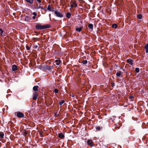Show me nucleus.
<instances>
[{
  "mask_svg": "<svg viewBox=\"0 0 148 148\" xmlns=\"http://www.w3.org/2000/svg\"><path fill=\"white\" fill-rule=\"evenodd\" d=\"M88 27L89 28V30L90 31H92L93 29V24L91 23H89L88 25Z\"/></svg>",
  "mask_w": 148,
  "mask_h": 148,
  "instance_id": "nucleus-6",
  "label": "nucleus"
},
{
  "mask_svg": "<svg viewBox=\"0 0 148 148\" xmlns=\"http://www.w3.org/2000/svg\"><path fill=\"white\" fill-rule=\"evenodd\" d=\"M54 14L57 17L60 18L63 17V15L60 12L56 10L54 11Z\"/></svg>",
  "mask_w": 148,
  "mask_h": 148,
  "instance_id": "nucleus-2",
  "label": "nucleus"
},
{
  "mask_svg": "<svg viewBox=\"0 0 148 148\" xmlns=\"http://www.w3.org/2000/svg\"><path fill=\"white\" fill-rule=\"evenodd\" d=\"M71 96L72 97H74L75 96V95L73 93H72L71 94Z\"/></svg>",
  "mask_w": 148,
  "mask_h": 148,
  "instance_id": "nucleus-37",
  "label": "nucleus"
},
{
  "mask_svg": "<svg viewBox=\"0 0 148 148\" xmlns=\"http://www.w3.org/2000/svg\"><path fill=\"white\" fill-rule=\"evenodd\" d=\"M26 49L27 50H29L30 49V48L28 46H26Z\"/></svg>",
  "mask_w": 148,
  "mask_h": 148,
  "instance_id": "nucleus-34",
  "label": "nucleus"
},
{
  "mask_svg": "<svg viewBox=\"0 0 148 148\" xmlns=\"http://www.w3.org/2000/svg\"><path fill=\"white\" fill-rule=\"evenodd\" d=\"M56 63V65H59L61 63V61L60 60H55V62H54V63Z\"/></svg>",
  "mask_w": 148,
  "mask_h": 148,
  "instance_id": "nucleus-13",
  "label": "nucleus"
},
{
  "mask_svg": "<svg viewBox=\"0 0 148 148\" xmlns=\"http://www.w3.org/2000/svg\"><path fill=\"white\" fill-rule=\"evenodd\" d=\"M16 116L19 118H23L24 116V114L21 112H17Z\"/></svg>",
  "mask_w": 148,
  "mask_h": 148,
  "instance_id": "nucleus-3",
  "label": "nucleus"
},
{
  "mask_svg": "<svg viewBox=\"0 0 148 148\" xmlns=\"http://www.w3.org/2000/svg\"><path fill=\"white\" fill-rule=\"evenodd\" d=\"M137 17L139 19H141L142 18V15L140 14H138L137 15Z\"/></svg>",
  "mask_w": 148,
  "mask_h": 148,
  "instance_id": "nucleus-25",
  "label": "nucleus"
},
{
  "mask_svg": "<svg viewBox=\"0 0 148 148\" xmlns=\"http://www.w3.org/2000/svg\"><path fill=\"white\" fill-rule=\"evenodd\" d=\"M83 28V27H79V28H76L75 30L76 31H78L79 32H80L82 30Z\"/></svg>",
  "mask_w": 148,
  "mask_h": 148,
  "instance_id": "nucleus-19",
  "label": "nucleus"
},
{
  "mask_svg": "<svg viewBox=\"0 0 148 148\" xmlns=\"http://www.w3.org/2000/svg\"><path fill=\"white\" fill-rule=\"evenodd\" d=\"M117 25L116 24H114L112 25V27L113 28H114V29H116L117 28Z\"/></svg>",
  "mask_w": 148,
  "mask_h": 148,
  "instance_id": "nucleus-22",
  "label": "nucleus"
},
{
  "mask_svg": "<svg viewBox=\"0 0 148 148\" xmlns=\"http://www.w3.org/2000/svg\"><path fill=\"white\" fill-rule=\"evenodd\" d=\"M38 88L39 87L38 86H36L33 87V89L35 91H38Z\"/></svg>",
  "mask_w": 148,
  "mask_h": 148,
  "instance_id": "nucleus-16",
  "label": "nucleus"
},
{
  "mask_svg": "<svg viewBox=\"0 0 148 148\" xmlns=\"http://www.w3.org/2000/svg\"><path fill=\"white\" fill-rule=\"evenodd\" d=\"M82 21H81V23H82Z\"/></svg>",
  "mask_w": 148,
  "mask_h": 148,
  "instance_id": "nucleus-48",
  "label": "nucleus"
},
{
  "mask_svg": "<svg viewBox=\"0 0 148 148\" xmlns=\"http://www.w3.org/2000/svg\"><path fill=\"white\" fill-rule=\"evenodd\" d=\"M133 98H134V97L133 96H131L129 97V98L130 99H132Z\"/></svg>",
  "mask_w": 148,
  "mask_h": 148,
  "instance_id": "nucleus-38",
  "label": "nucleus"
},
{
  "mask_svg": "<svg viewBox=\"0 0 148 148\" xmlns=\"http://www.w3.org/2000/svg\"><path fill=\"white\" fill-rule=\"evenodd\" d=\"M87 143L91 147L93 146V141L91 139L88 140L87 141Z\"/></svg>",
  "mask_w": 148,
  "mask_h": 148,
  "instance_id": "nucleus-5",
  "label": "nucleus"
},
{
  "mask_svg": "<svg viewBox=\"0 0 148 148\" xmlns=\"http://www.w3.org/2000/svg\"><path fill=\"white\" fill-rule=\"evenodd\" d=\"M51 27V25L49 24H46L42 25L40 24H37L35 26V28L37 30H42L50 28Z\"/></svg>",
  "mask_w": 148,
  "mask_h": 148,
  "instance_id": "nucleus-1",
  "label": "nucleus"
},
{
  "mask_svg": "<svg viewBox=\"0 0 148 148\" xmlns=\"http://www.w3.org/2000/svg\"><path fill=\"white\" fill-rule=\"evenodd\" d=\"M145 49H148V43L146 44V45H145Z\"/></svg>",
  "mask_w": 148,
  "mask_h": 148,
  "instance_id": "nucleus-33",
  "label": "nucleus"
},
{
  "mask_svg": "<svg viewBox=\"0 0 148 148\" xmlns=\"http://www.w3.org/2000/svg\"><path fill=\"white\" fill-rule=\"evenodd\" d=\"M49 17L50 19H51V14H49Z\"/></svg>",
  "mask_w": 148,
  "mask_h": 148,
  "instance_id": "nucleus-44",
  "label": "nucleus"
},
{
  "mask_svg": "<svg viewBox=\"0 0 148 148\" xmlns=\"http://www.w3.org/2000/svg\"><path fill=\"white\" fill-rule=\"evenodd\" d=\"M32 18L33 19H35L36 18V16H33Z\"/></svg>",
  "mask_w": 148,
  "mask_h": 148,
  "instance_id": "nucleus-40",
  "label": "nucleus"
},
{
  "mask_svg": "<svg viewBox=\"0 0 148 148\" xmlns=\"http://www.w3.org/2000/svg\"><path fill=\"white\" fill-rule=\"evenodd\" d=\"M36 5H37V8H36V10H38L39 8H41V9H44V8H43L42 6H41L39 5H38V3L36 2Z\"/></svg>",
  "mask_w": 148,
  "mask_h": 148,
  "instance_id": "nucleus-15",
  "label": "nucleus"
},
{
  "mask_svg": "<svg viewBox=\"0 0 148 148\" xmlns=\"http://www.w3.org/2000/svg\"><path fill=\"white\" fill-rule=\"evenodd\" d=\"M37 8V6L36 7V6H35L34 7V8L35 9H36V8Z\"/></svg>",
  "mask_w": 148,
  "mask_h": 148,
  "instance_id": "nucleus-43",
  "label": "nucleus"
},
{
  "mask_svg": "<svg viewBox=\"0 0 148 148\" xmlns=\"http://www.w3.org/2000/svg\"><path fill=\"white\" fill-rule=\"evenodd\" d=\"M12 69L13 71L17 70L18 69L17 66L14 64L12 66Z\"/></svg>",
  "mask_w": 148,
  "mask_h": 148,
  "instance_id": "nucleus-7",
  "label": "nucleus"
},
{
  "mask_svg": "<svg viewBox=\"0 0 148 148\" xmlns=\"http://www.w3.org/2000/svg\"><path fill=\"white\" fill-rule=\"evenodd\" d=\"M27 132H25L24 133V135H27Z\"/></svg>",
  "mask_w": 148,
  "mask_h": 148,
  "instance_id": "nucleus-41",
  "label": "nucleus"
},
{
  "mask_svg": "<svg viewBox=\"0 0 148 148\" xmlns=\"http://www.w3.org/2000/svg\"><path fill=\"white\" fill-rule=\"evenodd\" d=\"M41 0H36V1L38 2V3H40L41 2Z\"/></svg>",
  "mask_w": 148,
  "mask_h": 148,
  "instance_id": "nucleus-36",
  "label": "nucleus"
},
{
  "mask_svg": "<svg viewBox=\"0 0 148 148\" xmlns=\"http://www.w3.org/2000/svg\"><path fill=\"white\" fill-rule=\"evenodd\" d=\"M55 115L56 116H59L60 115V114L59 113L58 114L57 112H56L55 113Z\"/></svg>",
  "mask_w": 148,
  "mask_h": 148,
  "instance_id": "nucleus-30",
  "label": "nucleus"
},
{
  "mask_svg": "<svg viewBox=\"0 0 148 148\" xmlns=\"http://www.w3.org/2000/svg\"><path fill=\"white\" fill-rule=\"evenodd\" d=\"M122 73V72L120 71H118L117 73H116V75L117 77H120V76L121 75V73Z\"/></svg>",
  "mask_w": 148,
  "mask_h": 148,
  "instance_id": "nucleus-14",
  "label": "nucleus"
},
{
  "mask_svg": "<svg viewBox=\"0 0 148 148\" xmlns=\"http://www.w3.org/2000/svg\"><path fill=\"white\" fill-rule=\"evenodd\" d=\"M32 19V18L29 16H26L25 17V21H26L30 22V21Z\"/></svg>",
  "mask_w": 148,
  "mask_h": 148,
  "instance_id": "nucleus-11",
  "label": "nucleus"
},
{
  "mask_svg": "<svg viewBox=\"0 0 148 148\" xmlns=\"http://www.w3.org/2000/svg\"><path fill=\"white\" fill-rule=\"evenodd\" d=\"M43 10H46V9L45 8H44V9H42Z\"/></svg>",
  "mask_w": 148,
  "mask_h": 148,
  "instance_id": "nucleus-46",
  "label": "nucleus"
},
{
  "mask_svg": "<svg viewBox=\"0 0 148 148\" xmlns=\"http://www.w3.org/2000/svg\"><path fill=\"white\" fill-rule=\"evenodd\" d=\"M133 61H134L132 60L130 58L128 59L127 60V62L132 65H133Z\"/></svg>",
  "mask_w": 148,
  "mask_h": 148,
  "instance_id": "nucleus-10",
  "label": "nucleus"
},
{
  "mask_svg": "<svg viewBox=\"0 0 148 148\" xmlns=\"http://www.w3.org/2000/svg\"><path fill=\"white\" fill-rule=\"evenodd\" d=\"M101 128H102V127H101ZM101 129V127H97L96 128V129L97 130L99 131Z\"/></svg>",
  "mask_w": 148,
  "mask_h": 148,
  "instance_id": "nucleus-28",
  "label": "nucleus"
},
{
  "mask_svg": "<svg viewBox=\"0 0 148 148\" xmlns=\"http://www.w3.org/2000/svg\"><path fill=\"white\" fill-rule=\"evenodd\" d=\"M146 49V53H148V49Z\"/></svg>",
  "mask_w": 148,
  "mask_h": 148,
  "instance_id": "nucleus-39",
  "label": "nucleus"
},
{
  "mask_svg": "<svg viewBox=\"0 0 148 148\" xmlns=\"http://www.w3.org/2000/svg\"><path fill=\"white\" fill-rule=\"evenodd\" d=\"M58 136L60 138L62 139H64L65 137L64 134L62 132H61L59 134Z\"/></svg>",
  "mask_w": 148,
  "mask_h": 148,
  "instance_id": "nucleus-8",
  "label": "nucleus"
},
{
  "mask_svg": "<svg viewBox=\"0 0 148 148\" xmlns=\"http://www.w3.org/2000/svg\"><path fill=\"white\" fill-rule=\"evenodd\" d=\"M54 92L55 93H57L58 92V90L57 88H55L54 90Z\"/></svg>",
  "mask_w": 148,
  "mask_h": 148,
  "instance_id": "nucleus-29",
  "label": "nucleus"
},
{
  "mask_svg": "<svg viewBox=\"0 0 148 148\" xmlns=\"http://www.w3.org/2000/svg\"><path fill=\"white\" fill-rule=\"evenodd\" d=\"M111 86L112 87H114L115 86V84L114 82H112L111 83Z\"/></svg>",
  "mask_w": 148,
  "mask_h": 148,
  "instance_id": "nucleus-35",
  "label": "nucleus"
},
{
  "mask_svg": "<svg viewBox=\"0 0 148 148\" xmlns=\"http://www.w3.org/2000/svg\"><path fill=\"white\" fill-rule=\"evenodd\" d=\"M27 2L30 3L32 4L34 2V0H25Z\"/></svg>",
  "mask_w": 148,
  "mask_h": 148,
  "instance_id": "nucleus-20",
  "label": "nucleus"
},
{
  "mask_svg": "<svg viewBox=\"0 0 148 148\" xmlns=\"http://www.w3.org/2000/svg\"><path fill=\"white\" fill-rule=\"evenodd\" d=\"M41 5V4H39V5H40H40Z\"/></svg>",
  "mask_w": 148,
  "mask_h": 148,
  "instance_id": "nucleus-47",
  "label": "nucleus"
},
{
  "mask_svg": "<svg viewBox=\"0 0 148 148\" xmlns=\"http://www.w3.org/2000/svg\"><path fill=\"white\" fill-rule=\"evenodd\" d=\"M54 11V10H50V11Z\"/></svg>",
  "mask_w": 148,
  "mask_h": 148,
  "instance_id": "nucleus-45",
  "label": "nucleus"
},
{
  "mask_svg": "<svg viewBox=\"0 0 148 148\" xmlns=\"http://www.w3.org/2000/svg\"><path fill=\"white\" fill-rule=\"evenodd\" d=\"M70 4L72 3L75 7H76L77 6V3L75 2H72V1H71L70 3Z\"/></svg>",
  "mask_w": 148,
  "mask_h": 148,
  "instance_id": "nucleus-21",
  "label": "nucleus"
},
{
  "mask_svg": "<svg viewBox=\"0 0 148 148\" xmlns=\"http://www.w3.org/2000/svg\"><path fill=\"white\" fill-rule=\"evenodd\" d=\"M65 102L64 100H62L59 103V104L60 106H62V104Z\"/></svg>",
  "mask_w": 148,
  "mask_h": 148,
  "instance_id": "nucleus-24",
  "label": "nucleus"
},
{
  "mask_svg": "<svg viewBox=\"0 0 148 148\" xmlns=\"http://www.w3.org/2000/svg\"><path fill=\"white\" fill-rule=\"evenodd\" d=\"M0 32H1V33H0V35L2 36L3 35V30L2 29L0 28Z\"/></svg>",
  "mask_w": 148,
  "mask_h": 148,
  "instance_id": "nucleus-27",
  "label": "nucleus"
},
{
  "mask_svg": "<svg viewBox=\"0 0 148 148\" xmlns=\"http://www.w3.org/2000/svg\"><path fill=\"white\" fill-rule=\"evenodd\" d=\"M135 71L137 73H139L140 71L139 69L138 68H136L135 69Z\"/></svg>",
  "mask_w": 148,
  "mask_h": 148,
  "instance_id": "nucleus-26",
  "label": "nucleus"
},
{
  "mask_svg": "<svg viewBox=\"0 0 148 148\" xmlns=\"http://www.w3.org/2000/svg\"><path fill=\"white\" fill-rule=\"evenodd\" d=\"M46 65V64H44V63L41 64L39 66V69H42V70H45Z\"/></svg>",
  "mask_w": 148,
  "mask_h": 148,
  "instance_id": "nucleus-4",
  "label": "nucleus"
},
{
  "mask_svg": "<svg viewBox=\"0 0 148 148\" xmlns=\"http://www.w3.org/2000/svg\"><path fill=\"white\" fill-rule=\"evenodd\" d=\"M50 5H48V7L47 8V10L49 11H50V10H51V9L50 8Z\"/></svg>",
  "mask_w": 148,
  "mask_h": 148,
  "instance_id": "nucleus-31",
  "label": "nucleus"
},
{
  "mask_svg": "<svg viewBox=\"0 0 148 148\" xmlns=\"http://www.w3.org/2000/svg\"><path fill=\"white\" fill-rule=\"evenodd\" d=\"M71 4H72L70 6L71 7L73 8L74 7V5L72 3Z\"/></svg>",
  "mask_w": 148,
  "mask_h": 148,
  "instance_id": "nucleus-42",
  "label": "nucleus"
},
{
  "mask_svg": "<svg viewBox=\"0 0 148 148\" xmlns=\"http://www.w3.org/2000/svg\"><path fill=\"white\" fill-rule=\"evenodd\" d=\"M71 14L70 12H68L66 14V17L67 18H69L71 17Z\"/></svg>",
  "mask_w": 148,
  "mask_h": 148,
  "instance_id": "nucleus-18",
  "label": "nucleus"
},
{
  "mask_svg": "<svg viewBox=\"0 0 148 148\" xmlns=\"http://www.w3.org/2000/svg\"><path fill=\"white\" fill-rule=\"evenodd\" d=\"M38 94L36 92H34L33 93V100H36L37 98Z\"/></svg>",
  "mask_w": 148,
  "mask_h": 148,
  "instance_id": "nucleus-9",
  "label": "nucleus"
},
{
  "mask_svg": "<svg viewBox=\"0 0 148 148\" xmlns=\"http://www.w3.org/2000/svg\"><path fill=\"white\" fill-rule=\"evenodd\" d=\"M86 57H85V58L86 59Z\"/></svg>",
  "mask_w": 148,
  "mask_h": 148,
  "instance_id": "nucleus-49",
  "label": "nucleus"
},
{
  "mask_svg": "<svg viewBox=\"0 0 148 148\" xmlns=\"http://www.w3.org/2000/svg\"><path fill=\"white\" fill-rule=\"evenodd\" d=\"M53 69L52 66H49L47 65H46V68L45 69V70H47L48 71H50L52 69Z\"/></svg>",
  "mask_w": 148,
  "mask_h": 148,
  "instance_id": "nucleus-12",
  "label": "nucleus"
},
{
  "mask_svg": "<svg viewBox=\"0 0 148 148\" xmlns=\"http://www.w3.org/2000/svg\"><path fill=\"white\" fill-rule=\"evenodd\" d=\"M32 14L34 15V16H36L37 15V13L36 12H33Z\"/></svg>",
  "mask_w": 148,
  "mask_h": 148,
  "instance_id": "nucleus-32",
  "label": "nucleus"
},
{
  "mask_svg": "<svg viewBox=\"0 0 148 148\" xmlns=\"http://www.w3.org/2000/svg\"><path fill=\"white\" fill-rule=\"evenodd\" d=\"M88 63V61L87 60H83L82 62V63L84 65H85Z\"/></svg>",
  "mask_w": 148,
  "mask_h": 148,
  "instance_id": "nucleus-23",
  "label": "nucleus"
},
{
  "mask_svg": "<svg viewBox=\"0 0 148 148\" xmlns=\"http://www.w3.org/2000/svg\"><path fill=\"white\" fill-rule=\"evenodd\" d=\"M4 136V133L2 132H0V138H3Z\"/></svg>",
  "mask_w": 148,
  "mask_h": 148,
  "instance_id": "nucleus-17",
  "label": "nucleus"
}]
</instances>
